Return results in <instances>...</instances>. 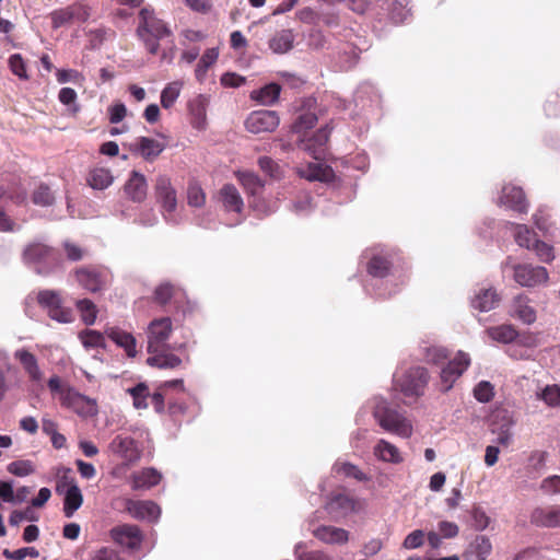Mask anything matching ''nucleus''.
I'll return each mask as SVG.
<instances>
[{
    "label": "nucleus",
    "instance_id": "7c9ffc66",
    "mask_svg": "<svg viewBox=\"0 0 560 560\" xmlns=\"http://www.w3.org/2000/svg\"><path fill=\"white\" fill-rule=\"evenodd\" d=\"M530 521L541 527H558L560 526V508H537L533 511Z\"/></svg>",
    "mask_w": 560,
    "mask_h": 560
},
{
    "label": "nucleus",
    "instance_id": "58836bf2",
    "mask_svg": "<svg viewBox=\"0 0 560 560\" xmlns=\"http://www.w3.org/2000/svg\"><path fill=\"white\" fill-rule=\"evenodd\" d=\"M161 478L162 476L156 469L145 468L133 476L132 488L135 490L151 488L153 486H156L160 482Z\"/></svg>",
    "mask_w": 560,
    "mask_h": 560
},
{
    "label": "nucleus",
    "instance_id": "4be33fe9",
    "mask_svg": "<svg viewBox=\"0 0 560 560\" xmlns=\"http://www.w3.org/2000/svg\"><path fill=\"white\" fill-rule=\"evenodd\" d=\"M378 7L387 11L389 20L394 24L405 23L411 16V8L408 0H377Z\"/></svg>",
    "mask_w": 560,
    "mask_h": 560
},
{
    "label": "nucleus",
    "instance_id": "e2e57ef3",
    "mask_svg": "<svg viewBox=\"0 0 560 560\" xmlns=\"http://www.w3.org/2000/svg\"><path fill=\"white\" fill-rule=\"evenodd\" d=\"M174 294V287L168 282H163L156 287L154 291V299L158 303L165 305L167 304Z\"/></svg>",
    "mask_w": 560,
    "mask_h": 560
},
{
    "label": "nucleus",
    "instance_id": "69168bd1",
    "mask_svg": "<svg viewBox=\"0 0 560 560\" xmlns=\"http://www.w3.org/2000/svg\"><path fill=\"white\" fill-rule=\"evenodd\" d=\"M9 66L11 71L20 79L26 80L27 72L23 58L19 54H14L9 58Z\"/></svg>",
    "mask_w": 560,
    "mask_h": 560
},
{
    "label": "nucleus",
    "instance_id": "423d86ee",
    "mask_svg": "<svg viewBox=\"0 0 560 560\" xmlns=\"http://www.w3.org/2000/svg\"><path fill=\"white\" fill-rule=\"evenodd\" d=\"M23 262L40 276L50 275L60 264L57 252L42 242L27 244L22 253Z\"/></svg>",
    "mask_w": 560,
    "mask_h": 560
},
{
    "label": "nucleus",
    "instance_id": "5701e85b",
    "mask_svg": "<svg viewBox=\"0 0 560 560\" xmlns=\"http://www.w3.org/2000/svg\"><path fill=\"white\" fill-rule=\"evenodd\" d=\"M373 456L376 460L398 465L404 462V456L400 450L389 441L380 439L373 446Z\"/></svg>",
    "mask_w": 560,
    "mask_h": 560
},
{
    "label": "nucleus",
    "instance_id": "ea45409f",
    "mask_svg": "<svg viewBox=\"0 0 560 560\" xmlns=\"http://www.w3.org/2000/svg\"><path fill=\"white\" fill-rule=\"evenodd\" d=\"M79 339L84 347L85 350H93V349H105L106 348V340L105 336L94 329H84L79 332Z\"/></svg>",
    "mask_w": 560,
    "mask_h": 560
},
{
    "label": "nucleus",
    "instance_id": "2eb2a0df",
    "mask_svg": "<svg viewBox=\"0 0 560 560\" xmlns=\"http://www.w3.org/2000/svg\"><path fill=\"white\" fill-rule=\"evenodd\" d=\"M280 124V117L276 110L260 109L252 112L245 120L246 130L250 133H264L275 131Z\"/></svg>",
    "mask_w": 560,
    "mask_h": 560
},
{
    "label": "nucleus",
    "instance_id": "8fccbe9b",
    "mask_svg": "<svg viewBox=\"0 0 560 560\" xmlns=\"http://www.w3.org/2000/svg\"><path fill=\"white\" fill-rule=\"evenodd\" d=\"M305 547V544L302 541L295 545L294 555L298 560H337L332 556L320 550L306 551Z\"/></svg>",
    "mask_w": 560,
    "mask_h": 560
},
{
    "label": "nucleus",
    "instance_id": "9b49d317",
    "mask_svg": "<svg viewBox=\"0 0 560 560\" xmlns=\"http://www.w3.org/2000/svg\"><path fill=\"white\" fill-rule=\"evenodd\" d=\"M470 357L464 351H458L455 357L442 368L440 373V389L443 393L453 388L455 382L470 365Z\"/></svg>",
    "mask_w": 560,
    "mask_h": 560
},
{
    "label": "nucleus",
    "instance_id": "4468645a",
    "mask_svg": "<svg viewBox=\"0 0 560 560\" xmlns=\"http://www.w3.org/2000/svg\"><path fill=\"white\" fill-rule=\"evenodd\" d=\"M57 492L63 493V513L67 517H72L74 512L78 511L83 503L82 492L77 485L75 480L68 476H62L59 480Z\"/></svg>",
    "mask_w": 560,
    "mask_h": 560
},
{
    "label": "nucleus",
    "instance_id": "bb28decb",
    "mask_svg": "<svg viewBox=\"0 0 560 560\" xmlns=\"http://www.w3.org/2000/svg\"><path fill=\"white\" fill-rule=\"evenodd\" d=\"M125 192L133 202H142L147 198L148 183L143 174L132 171L127 183Z\"/></svg>",
    "mask_w": 560,
    "mask_h": 560
},
{
    "label": "nucleus",
    "instance_id": "6ab92c4d",
    "mask_svg": "<svg viewBox=\"0 0 560 560\" xmlns=\"http://www.w3.org/2000/svg\"><path fill=\"white\" fill-rule=\"evenodd\" d=\"M126 510L133 518L140 521L156 522L161 515L160 506L150 500H128Z\"/></svg>",
    "mask_w": 560,
    "mask_h": 560
},
{
    "label": "nucleus",
    "instance_id": "c03bdc74",
    "mask_svg": "<svg viewBox=\"0 0 560 560\" xmlns=\"http://www.w3.org/2000/svg\"><path fill=\"white\" fill-rule=\"evenodd\" d=\"M514 228V240L520 247L529 249L533 247V243L537 241L536 233L525 224L512 223Z\"/></svg>",
    "mask_w": 560,
    "mask_h": 560
},
{
    "label": "nucleus",
    "instance_id": "5fc2aeb1",
    "mask_svg": "<svg viewBox=\"0 0 560 560\" xmlns=\"http://www.w3.org/2000/svg\"><path fill=\"white\" fill-rule=\"evenodd\" d=\"M317 116L312 112L300 114L292 125V131L300 133L306 131L315 126Z\"/></svg>",
    "mask_w": 560,
    "mask_h": 560
},
{
    "label": "nucleus",
    "instance_id": "a211bd4d",
    "mask_svg": "<svg viewBox=\"0 0 560 560\" xmlns=\"http://www.w3.org/2000/svg\"><path fill=\"white\" fill-rule=\"evenodd\" d=\"M109 451L119 456L126 463H135L140 459L141 451L137 442L127 435H116L108 445Z\"/></svg>",
    "mask_w": 560,
    "mask_h": 560
},
{
    "label": "nucleus",
    "instance_id": "b1692460",
    "mask_svg": "<svg viewBox=\"0 0 560 560\" xmlns=\"http://www.w3.org/2000/svg\"><path fill=\"white\" fill-rule=\"evenodd\" d=\"M165 149V144L149 137H138L131 144V150L145 161L155 160Z\"/></svg>",
    "mask_w": 560,
    "mask_h": 560
},
{
    "label": "nucleus",
    "instance_id": "7ed1b4c3",
    "mask_svg": "<svg viewBox=\"0 0 560 560\" xmlns=\"http://www.w3.org/2000/svg\"><path fill=\"white\" fill-rule=\"evenodd\" d=\"M365 407L371 411L374 421L383 431L401 439H409L412 435L413 424L411 419L388 399L382 396H373L366 401Z\"/></svg>",
    "mask_w": 560,
    "mask_h": 560
},
{
    "label": "nucleus",
    "instance_id": "13d9d810",
    "mask_svg": "<svg viewBox=\"0 0 560 560\" xmlns=\"http://www.w3.org/2000/svg\"><path fill=\"white\" fill-rule=\"evenodd\" d=\"M494 396V388L488 381H480L474 388V397L479 402H489Z\"/></svg>",
    "mask_w": 560,
    "mask_h": 560
},
{
    "label": "nucleus",
    "instance_id": "c85d7f7f",
    "mask_svg": "<svg viewBox=\"0 0 560 560\" xmlns=\"http://www.w3.org/2000/svg\"><path fill=\"white\" fill-rule=\"evenodd\" d=\"M219 200L226 212L242 213L244 201L237 188L232 184H225L219 192Z\"/></svg>",
    "mask_w": 560,
    "mask_h": 560
},
{
    "label": "nucleus",
    "instance_id": "680f3d73",
    "mask_svg": "<svg viewBox=\"0 0 560 560\" xmlns=\"http://www.w3.org/2000/svg\"><path fill=\"white\" fill-rule=\"evenodd\" d=\"M2 555L9 560H23L26 557L37 558L39 552L34 547H24L13 551L4 549Z\"/></svg>",
    "mask_w": 560,
    "mask_h": 560
},
{
    "label": "nucleus",
    "instance_id": "412c9836",
    "mask_svg": "<svg viewBox=\"0 0 560 560\" xmlns=\"http://www.w3.org/2000/svg\"><path fill=\"white\" fill-rule=\"evenodd\" d=\"M308 530H311L314 537L326 545L341 546L349 540L348 530L331 525H320L315 528L310 527Z\"/></svg>",
    "mask_w": 560,
    "mask_h": 560
},
{
    "label": "nucleus",
    "instance_id": "6e6552de",
    "mask_svg": "<svg viewBox=\"0 0 560 560\" xmlns=\"http://www.w3.org/2000/svg\"><path fill=\"white\" fill-rule=\"evenodd\" d=\"M154 189L156 200L161 203L164 220L173 225L179 224L182 220L176 213V190L172 186L171 179L165 175H159L155 180Z\"/></svg>",
    "mask_w": 560,
    "mask_h": 560
},
{
    "label": "nucleus",
    "instance_id": "774afa93",
    "mask_svg": "<svg viewBox=\"0 0 560 560\" xmlns=\"http://www.w3.org/2000/svg\"><path fill=\"white\" fill-rule=\"evenodd\" d=\"M490 522L489 516L480 508H475L471 511V526L476 530H483L488 527Z\"/></svg>",
    "mask_w": 560,
    "mask_h": 560
},
{
    "label": "nucleus",
    "instance_id": "f257e3e1",
    "mask_svg": "<svg viewBox=\"0 0 560 560\" xmlns=\"http://www.w3.org/2000/svg\"><path fill=\"white\" fill-rule=\"evenodd\" d=\"M366 269L370 276L385 287L380 289L377 296L386 298L396 293L407 280V272L397 250L377 246L370 250Z\"/></svg>",
    "mask_w": 560,
    "mask_h": 560
},
{
    "label": "nucleus",
    "instance_id": "bf43d9fd",
    "mask_svg": "<svg viewBox=\"0 0 560 560\" xmlns=\"http://www.w3.org/2000/svg\"><path fill=\"white\" fill-rule=\"evenodd\" d=\"M187 202L190 207H196V208H200L205 205L206 195L198 184L192 183L188 186Z\"/></svg>",
    "mask_w": 560,
    "mask_h": 560
},
{
    "label": "nucleus",
    "instance_id": "ddd939ff",
    "mask_svg": "<svg viewBox=\"0 0 560 560\" xmlns=\"http://www.w3.org/2000/svg\"><path fill=\"white\" fill-rule=\"evenodd\" d=\"M13 358L18 361L27 376L28 381L36 388H44L45 374L39 366L38 359L26 348H19L14 351Z\"/></svg>",
    "mask_w": 560,
    "mask_h": 560
},
{
    "label": "nucleus",
    "instance_id": "0eeeda50",
    "mask_svg": "<svg viewBox=\"0 0 560 560\" xmlns=\"http://www.w3.org/2000/svg\"><path fill=\"white\" fill-rule=\"evenodd\" d=\"M429 382L428 370L423 366H411L394 375V383L405 397L418 398L424 394Z\"/></svg>",
    "mask_w": 560,
    "mask_h": 560
},
{
    "label": "nucleus",
    "instance_id": "c9c22d12",
    "mask_svg": "<svg viewBox=\"0 0 560 560\" xmlns=\"http://www.w3.org/2000/svg\"><path fill=\"white\" fill-rule=\"evenodd\" d=\"M208 100L205 95H198L189 102V112L192 116V126L197 129H203L206 126V108Z\"/></svg>",
    "mask_w": 560,
    "mask_h": 560
},
{
    "label": "nucleus",
    "instance_id": "79ce46f5",
    "mask_svg": "<svg viewBox=\"0 0 560 560\" xmlns=\"http://www.w3.org/2000/svg\"><path fill=\"white\" fill-rule=\"evenodd\" d=\"M218 57L219 50L217 48H209L203 52L195 70V77L198 82L205 81L208 69L217 61Z\"/></svg>",
    "mask_w": 560,
    "mask_h": 560
},
{
    "label": "nucleus",
    "instance_id": "3c124183",
    "mask_svg": "<svg viewBox=\"0 0 560 560\" xmlns=\"http://www.w3.org/2000/svg\"><path fill=\"white\" fill-rule=\"evenodd\" d=\"M530 250H533L536 255V257L541 261V262H545V264H550L555 260V249H553V246L544 242V241H540V240H537L533 243V247L530 248Z\"/></svg>",
    "mask_w": 560,
    "mask_h": 560
},
{
    "label": "nucleus",
    "instance_id": "39448f33",
    "mask_svg": "<svg viewBox=\"0 0 560 560\" xmlns=\"http://www.w3.org/2000/svg\"><path fill=\"white\" fill-rule=\"evenodd\" d=\"M137 34L148 52L155 55L160 48L159 42L172 36V31L163 20L156 18L153 10L143 8L139 13Z\"/></svg>",
    "mask_w": 560,
    "mask_h": 560
},
{
    "label": "nucleus",
    "instance_id": "09e8293b",
    "mask_svg": "<svg viewBox=\"0 0 560 560\" xmlns=\"http://www.w3.org/2000/svg\"><path fill=\"white\" fill-rule=\"evenodd\" d=\"M182 86L183 83L180 81H173L162 90L161 104L164 108L173 106L180 94Z\"/></svg>",
    "mask_w": 560,
    "mask_h": 560
},
{
    "label": "nucleus",
    "instance_id": "dca6fc26",
    "mask_svg": "<svg viewBox=\"0 0 560 560\" xmlns=\"http://www.w3.org/2000/svg\"><path fill=\"white\" fill-rule=\"evenodd\" d=\"M497 203L518 213H527L529 209L523 188L513 184L503 185Z\"/></svg>",
    "mask_w": 560,
    "mask_h": 560
},
{
    "label": "nucleus",
    "instance_id": "473e14b6",
    "mask_svg": "<svg viewBox=\"0 0 560 560\" xmlns=\"http://www.w3.org/2000/svg\"><path fill=\"white\" fill-rule=\"evenodd\" d=\"M281 88L277 83H269L250 92V98L262 106L273 105L280 96Z\"/></svg>",
    "mask_w": 560,
    "mask_h": 560
},
{
    "label": "nucleus",
    "instance_id": "e433bc0d",
    "mask_svg": "<svg viewBox=\"0 0 560 560\" xmlns=\"http://www.w3.org/2000/svg\"><path fill=\"white\" fill-rule=\"evenodd\" d=\"M113 182L114 177L110 171L105 167H94L90 171L88 176V183L93 189H106Z\"/></svg>",
    "mask_w": 560,
    "mask_h": 560
},
{
    "label": "nucleus",
    "instance_id": "de8ad7c7",
    "mask_svg": "<svg viewBox=\"0 0 560 560\" xmlns=\"http://www.w3.org/2000/svg\"><path fill=\"white\" fill-rule=\"evenodd\" d=\"M314 208V200L308 192H301L291 205V211L298 215H307Z\"/></svg>",
    "mask_w": 560,
    "mask_h": 560
},
{
    "label": "nucleus",
    "instance_id": "72a5a7b5",
    "mask_svg": "<svg viewBox=\"0 0 560 560\" xmlns=\"http://www.w3.org/2000/svg\"><path fill=\"white\" fill-rule=\"evenodd\" d=\"M332 471L359 482H368L372 479V477L365 474L359 466L350 462L337 460L332 466Z\"/></svg>",
    "mask_w": 560,
    "mask_h": 560
},
{
    "label": "nucleus",
    "instance_id": "4c0bfd02",
    "mask_svg": "<svg viewBox=\"0 0 560 560\" xmlns=\"http://www.w3.org/2000/svg\"><path fill=\"white\" fill-rule=\"evenodd\" d=\"M237 178L249 194L250 199L262 194L265 184L256 174L252 172H238Z\"/></svg>",
    "mask_w": 560,
    "mask_h": 560
},
{
    "label": "nucleus",
    "instance_id": "603ef678",
    "mask_svg": "<svg viewBox=\"0 0 560 560\" xmlns=\"http://www.w3.org/2000/svg\"><path fill=\"white\" fill-rule=\"evenodd\" d=\"M129 394L133 399V406L137 409H145L148 404V398H150L148 386L143 383L136 385L132 388L128 389Z\"/></svg>",
    "mask_w": 560,
    "mask_h": 560
},
{
    "label": "nucleus",
    "instance_id": "4d7b16f0",
    "mask_svg": "<svg viewBox=\"0 0 560 560\" xmlns=\"http://www.w3.org/2000/svg\"><path fill=\"white\" fill-rule=\"evenodd\" d=\"M538 397L544 400L550 407H557L560 405V386L559 385H547Z\"/></svg>",
    "mask_w": 560,
    "mask_h": 560
},
{
    "label": "nucleus",
    "instance_id": "1a4fd4ad",
    "mask_svg": "<svg viewBox=\"0 0 560 560\" xmlns=\"http://www.w3.org/2000/svg\"><path fill=\"white\" fill-rule=\"evenodd\" d=\"M38 303L47 310L49 317L61 324L72 323L73 312L62 305V299L59 291L43 290L37 296Z\"/></svg>",
    "mask_w": 560,
    "mask_h": 560
},
{
    "label": "nucleus",
    "instance_id": "aec40b11",
    "mask_svg": "<svg viewBox=\"0 0 560 560\" xmlns=\"http://www.w3.org/2000/svg\"><path fill=\"white\" fill-rule=\"evenodd\" d=\"M510 314L513 318L526 325L533 324L537 318V313L532 304V300L525 294H518L513 299Z\"/></svg>",
    "mask_w": 560,
    "mask_h": 560
},
{
    "label": "nucleus",
    "instance_id": "393cba45",
    "mask_svg": "<svg viewBox=\"0 0 560 560\" xmlns=\"http://www.w3.org/2000/svg\"><path fill=\"white\" fill-rule=\"evenodd\" d=\"M353 101L358 107L362 109L378 106L381 103V94L377 88L370 83H361L353 95Z\"/></svg>",
    "mask_w": 560,
    "mask_h": 560
},
{
    "label": "nucleus",
    "instance_id": "9d476101",
    "mask_svg": "<svg viewBox=\"0 0 560 560\" xmlns=\"http://www.w3.org/2000/svg\"><path fill=\"white\" fill-rule=\"evenodd\" d=\"M74 277L79 285L91 293L105 289L110 278L107 269L95 266L78 268Z\"/></svg>",
    "mask_w": 560,
    "mask_h": 560
},
{
    "label": "nucleus",
    "instance_id": "864d4df0",
    "mask_svg": "<svg viewBox=\"0 0 560 560\" xmlns=\"http://www.w3.org/2000/svg\"><path fill=\"white\" fill-rule=\"evenodd\" d=\"M7 470L14 476L26 477L35 472V466L28 459H20L10 463Z\"/></svg>",
    "mask_w": 560,
    "mask_h": 560
},
{
    "label": "nucleus",
    "instance_id": "c756f323",
    "mask_svg": "<svg viewBox=\"0 0 560 560\" xmlns=\"http://www.w3.org/2000/svg\"><path fill=\"white\" fill-rule=\"evenodd\" d=\"M105 332L118 347L125 350L127 357L135 358L137 355V340L132 334L118 327L107 328Z\"/></svg>",
    "mask_w": 560,
    "mask_h": 560
},
{
    "label": "nucleus",
    "instance_id": "f704fd0d",
    "mask_svg": "<svg viewBox=\"0 0 560 560\" xmlns=\"http://www.w3.org/2000/svg\"><path fill=\"white\" fill-rule=\"evenodd\" d=\"M294 35L290 30H282L269 39V48L275 54H285L292 49Z\"/></svg>",
    "mask_w": 560,
    "mask_h": 560
},
{
    "label": "nucleus",
    "instance_id": "37998d69",
    "mask_svg": "<svg viewBox=\"0 0 560 560\" xmlns=\"http://www.w3.org/2000/svg\"><path fill=\"white\" fill-rule=\"evenodd\" d=\"M490 339L501 343H510L517 337V331L512 325H500L487 329Z\"/></svg>",
    "mask_w": 560,
    "mask_h": 560
},
{
    "label": "nucleus",
    "instance_id": "20e7f679",
    "mask_svg": "<svg viewBox=\"0 0 560 560\" xmlns=\"http://www.w3.org/2000/svg\"><path fill=\"white\" fill-rule=\"evenodd\" d=\"M331 128L326 125L319 128L312 138L302 140L300 147L308 151L317 162L308 163L305 166L298 168L300 177L305 178L310 182L318 180L322 183H330L335 178L334 171L330 166L318 162L320 156L324 154V148L329 139Z\"/></svg>",
    "mask_w": 560,
    "mask_h": 560
},
{
    "label": "nucleus",
    "instance_id": "49530a36",
    "mask_svg": "<svg viewBox=\"0 0 560 560\" xmlns=\"http://www.w3.org/2000/svg\"><path fill=\"white\" fill-rule=\"evenodd\" d=\"M78 312L80 313L82 322L91 326L95 323L97 317L96 305L89 299L78 300L75 302Z\"/></svg>",
    "mask_w": 560,
    "mask_h": 560
},
{
    "label": "nucleus",
    "instance_id": "2f4dec72",
    "mask_svg": "<svg viewBox=\"0 0 560 560\" xmlns=\"http://www.w3.org/2000/svg\"><path fill=\"white\" fill-rule=\"evenodd\" d=\"M492 545L487 536L479 535L468 545L464 560H486L491 553Z\"/></svg>",
    "mask_w": 560,
    "mask_h": 560
},
{
    "label": "nucleus",
    "instance_id": "338daca9",
    "mask_svg": "<svg viewBox=\"0 0 560 560\" xmlns=\"http://www.w3.org/2000/svg\"><path fill=\"white\" fill-rule=\"evenodd\" d=\"M51 23L54 28H59L70 22H72L71 12L69 7L60 10H55L50 13Z\"/></svg>",
    "mask_w": 560,
    "mask_h": 560
},
{
    "label": "nucleus",
    "instance_id": "f8f14e48",
    "mask_svg": "<svg viewBox=\"0 0 560 560\" xmlns=\"http://www.w3.org/2000/svg\"><path fill=\"white\" fill-rule=\"evenodd\" d=\"M512 270L515 282L524 288L539 287L549 280L548 270L542 266L515 264L512 266Z\"/></svg>",
    "mask_w": 560,
    "mask_h": 560
},
{
    "label": "nucleus",
    "instance_id": "0e129e2a",
    "mask_svg": "<svg viewBox=\"0 0 560 560\" xmlns=\"http://www.w3.org/2000/svg\"><path fill=\"white\" fill-rule=\"evenodd\" d=\"M58 98L61 104L70 106L73 113L79 112V105L77 101V92L71 88H62L59 91Z\"/></svg>",
    "mask_w": 560,
    "mask_h": 560
},
{
    "label": "nucleus",
    "instance_id": "cd10ccee",
    "mask_svg": "<svg viewBox=\"0 0 560 560\" xmlns=\"http://www.w3.org/2000/svg\"><path fill=\"white\" fill-rule=\"evenodd\" d=\"M501 301V295L493 288H480L471 299V306L480 312L494 310Z\"/></svg>",
    "mask_w": 560,
    "mask_h": 560
},
{
    "label": "nucleus",
    "instance_id": "f3484780",
    "mask_svg": "<svg viewBox=\"0 0 560 560\" xmlns=\"http://www.w3.org/2000/svg\"><path fill=\"white\" fill-rule=\"evenodd\" d=\"M112 539L122 548L137 550L142 542V533L138 526L131 524H121L110 529Z\"/></svg>",
    "mask_w": 560,
    "mask_h": 560
},
{
    "label": "nucleus",
    "instance_id": "f03ea898",
    "mask_svg": "<svg viewBox=\"0 0 560 560\" xmlns=\"http://www.w3.org/2000/svg\"><path fill=\"white\" fill-rule=\"evenodd\" d=\"M173 332V323L170 317L155 318L148 325L147 351L150 354L147 364L159 369H175L180 365L182 359L173 353L176 348L168 343Z\"/></svg>",
    "mask_w": 560,
    "mask_h": 560
},
{
    "label": "nucleus",
    "instance_id": "052dcab7",
    "mask_svg": "<svg viewBox=\"0 0 560 560\" xmlns=\"http://www.w3.org/2000/svg\"><path fill=\"white\" fill-rule=\"evenodd\" d=\"M492 432L497 434L494 440L495 443L508 446L512 441V422L508 420L505 423L500 425L499 428H493Z\"/></svg>",
    "mask_w": 560,
    "mask_h": 560
},
{
    "label": "nucleus",
    "instance_id": "6e6d98bb",
    "mask_svg": "<svg viewBox=\"0 0 560 560\" xmlns=\"http://www.w3.org/2000/svg\"><path fill=\"white\" fill-rule=\"evenodd\" d=\"M54 200L55 197L50 191L49 187L46 185L38 186L32 195V201L36 206L48 207L52 205Z\"/></svg>",
    "mask_w": 560,
    "mask_h": 560
},
{
    "label": "nucleus",
    "instance_id": "a18cd8bd",
    "mask_svg": "<svg viewBox=\"0 0 560 560\" xmlns=\"http://www.w3.org/2000/svg\"><path fill=\"white\" fill-rule=\"evenodd\" d=\"M421 349L424 361L431 364H441L448 358L447 350L442 346L425 345Z\"/></svg>",
    "mask_w": 560,
    "mask_h": 560
},
{
    "label": "nucleus",
    "instance_id": "a19ab883",
    "mask_svg": "<svg viewBox=\"0 0 560 560\" xmlns=\"http://www.w3.org/2000/svg\"><path fill=\"white\" fill-rule=\"evenodd\" d=\"M249 206L259 215H269L279 209V199H268L262 194L249 199Z\"/></svg>",
    "mask_w": 560,
    "mask_h": 560
},
{
    "label": "nucleus",
    "instance_id": "a878e982",
    "mask_svg": "<svg viewBox=\"0 0 560 560\" xmlns=\"http://www.w3.org/2000/svg\"><path fill=\"white\" fill-rule=\"evenodd\" d=\"M354 509V500L348 494L341 492L331 494L326 503L327 512L336 518L348 515L349 513L353 512Z\"/></svg>",
    "mask_w": 560,
    "mask_h": 560
}]
</instances>
